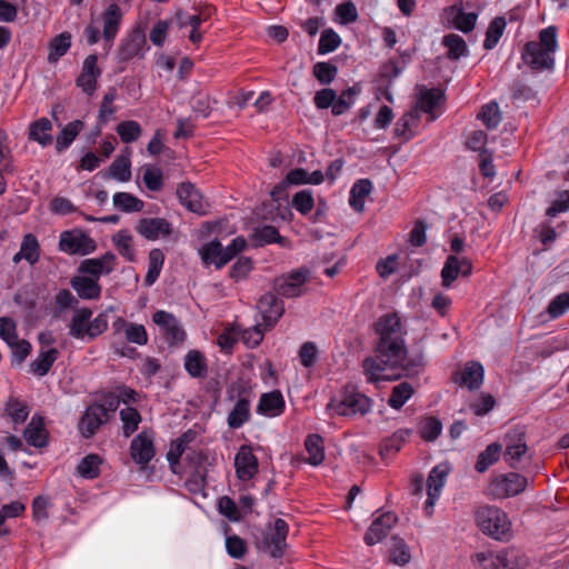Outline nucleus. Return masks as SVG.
I'll return each instance as SVG.
<instances>
[{"label": "nucleus", "mask_w": 569, "mask_h": 569, "mask_svg": "<svg viewBox=\"0 0 569 569\" xmlns=\"http://www.w3.org/2000/svg\"><path fill=\"white\" fill-rule=\"evenodd\" d=\"M377 336L375 352L391 367H403L407 348L405 341V328L397 313H387L378 318L375 323Z\"/></svg>", "instance_id": "nucleus-1"}, {"label": "nucleus", "mask_w": 569, "mask_h": 569, "mask_svg": "<svg viewBox=\"0 0 569 569\" xmlns=\"http://www.w3.org/2000/svg\"><path fill=\"white\" fill-rule=\"evenodd\" d=\"M558 48V30L550 26L540 30L537 41H530L525 46L522 59L533 70H553V54Z\"/></svg>", "instance_id": "nucleus-2"}, {"label": "nucleus", "mask_w": 569, "mask_h": 569, "mask_svg": "<svg viewBox=\"0 0 569 569\" xmlns=\"http://www.w3.org/2000/svg\"><path fill=\"white\" fill-rule=\"evenodd\" d=\"M476 521L479 529L492 539L508 541L512 537L511 521L498 507H480L476 512Z\"/></svg>", "instance_id": "nucleus-3"}, {"label": "nucleus", "mask_w": 569, "mask_h": 569, "mask_svg": "<svg viewBox=\"0 0 569 569\" xmlns=\"http://www.w3.org/2000/svg\"><path fill=\"white\" fill-rule=\"evenodd\" d=\"M327 409L341 417L365 416L372 410V400L355 386L348 385L339 398L330 400Z\"/></svg>", "instance_id": "nucleus-4"}, {"label": "nucleus", "mask_w": 569, "mask_h": 569, "mask_svg": "<svg viewBox=\"0 0 569 569\" xmlns=\"http://www.w3.org/2000/svg\"><path fill=\"white\" fill-rule=\"evenodd\" d=\"M91 317V309H76L69 323V336L81 340H92L102 335L108 328L107 316L99 313L94 319Z\"/></svg>", "instance_id": "nucleus-5"}, {"label": "nucleus", "mask_w": 569, "mask_h": 569, "mask_svg": "<svg viewBox=\"0 0 569 569\" xmlns=\"http://www.w3.org/2000/svg\"><path fill=\"white\" fill-rule=\"evenodd\" d=\"M476 569H522L525 559L515 548H507L497 553L478 552L472 556Z\"/></svg>", "instance_id": "nucleus-6"}, {"label": "nucleus", "mask_w": 569, "mask_h": 569, "mask_svg": "<svg viewBox=\"0 0 569 569\" xmlns=\"http://www.w3.org/2000/svg\"><path fill=\"white\" fill-rule=\"evenodd\" d=\"M527 485V478L517 472L499 475L490 481L488 495L493 499L513 497L525 491Z\"/></svg>", "instance_id": "nucleus-7"}, {"label": "nucleus", "mask_w": 569, "mask_h": 569, "mask_svg": "<svg viewBox=\"0 0 569 569\" xmlns=\"http://www.w3.org/2000/svg\"><path fill=\"white\" fill-rule=\"evenodd\" d=\"M288 530V523L283 519H276L273 526L262 533V540L259 548L269 553L272 558L282 557L287 547L286 540Z\"/></svg>", "instance_id": "nucleus-8"}, {"label": "nucleus", "mask_w": 569, "mask_h": 569, "mask_svg": "<svg viewBox=\"0 0 569 569\" xmlns=\"http://www.w3.org/2000/svg\"><path fill=\"white\" fill-rule=\"evenodd\" d=\"M503 458L511 468H517L528 451L526 429L523 426H516L508 430L503 437Z\"/></svg>", "instance_id": "nucleus-9"}, {"label": "nucleus", "mask_w": 569, "mask_h": 569, "mask_svg": "<svg viewBox=\"0 0 569 569\" xmlns=\"http://www.w3.org/2000/svg\"><path fill=\"white\" fill-rule=\"evenodd\" d=\"M59 248L69 254L86 256L97 248L96 241L80 230L63 231L60 234Z\"/></svg>", "instance_id": "nucleus-10"}, {"label": "nucleus", "mask_w": 569, "mask_h": 569, "mask_svg": "<svg viewBox=\"0 0 569 569\" xmlns=\"http://www.w3.org/2000/svg\"><path fill=\"white\" fill-rule=\"evenodd\" d=\"M152 321L160 328L169 345H180L186 340L187 333L174 315L158 310L152 315Z\"/></svg>", "instance_id": "nucleus-11"}, {"label": "nucleus", "mask_w": 569, "mask_h": 569, "mask_svg": "<svg viewBox=\"0 0 569 569\" xmlns=\"http://www.w3.org/2000/svg\"><path fill=\"white\" fill-rule=\"evenodd\" d=\"M309 277V270L301 268L276 280L274 291L286 298L299 297L303 293V286Z\"/></svg>", "instance_id": "nucleus-12"}, {"label": "nucleus", "mask_w": 569, "mask_h": 569, "mask_svg": "<svg viewBox=\"0 0 569 569\" xmlns=\"http://www.w3.org/2000/svg\"><path fill=\"white\" fill-rule=\"evenodd\" d=\"M180 203L191 212L199 216L206 214L209 203L202 193L190 182L181 183L177 189Z\"/></svg>", "instance_id": "nucleus-13"}, {"label": "nucleus", "mask_w": 569, "mask_h": 569, "mask_svg": "<svg viewBox=\"0 0 569 569\" xmlns=\"http://www.w3.org/2000/svg\"><path fill=\"white\" fill-rule=\"evenodd\" d=\"M472 272V264L467 258H459L455 254L447 257L441 270V284L450 288L459 274L467 277Z\"/></svg>", "instance_id": "nucleus-14"}, {"label": "nucleus", "mask_w": 569, "mask_h": 569, "mask_svg": "<svg viewBox=\"0 0 569 569\" xmlns=\"http://www.w3.org/2000/svg\"><path fill=\"white\" fill-rule=\"evenodd\" d=\"M448 468L446 466H436L429 473L427 480V500L425 502V510L427 515H431L435 503L438 500L440 492L446 483L448 476Z\"/></svg>", "instance_id": "nucleus-15"}, {"label": "nucleus", "mask_w": 569, "mask_h": 569, "mask_svg": "<svg viewBox=\"0 0 569 569\" xmlns=\"http://www.w3.org/2000/svg\"><path fill=\"white\" fill-rule=\"evenodd\" d=\"M107 419V408L104 405L93 403L86 409L84 415L81 417L79 430L83 437L90 438Z\"/></svg>", "instance_id": "nucleus-16"}, {"label": "nucleus", "mask_w": 569, "mask_h": 569, "mask_svg": "<svg viewBox=\"0 0 569 569\" xmlns=\"http://www.w3.org/2000/svg\"><path fill=\"white\" fill-rule=\"evenodd\" d=\"M237 477L241 481L252 479L258 472V459L248 446H241L234 457Z\"/></svg>", "instance_id": "nucleus-17"}, {"label": "nucleus", "mask_w": 569, "mask_h": 569, "mask_svg": "<svg viewBox=\"0 0 569 569\" xmlns=\"http://www.w3.org/2000/svg\"><path fill=\"white\" fill-rule=\"evenodd\" d=\"M398 518L393 512H385L376 518L365 535V542L373 546L388 536Z\"/></svg>", "instance_id": "nucleus-18"}, {"label": "nucleus", "mask_w": 569, "mask_h": 569, "mask_svg": "<svg viewBox=\"0 0 569 569\" xmlns=\"http://www.w3.org/2000/svg\"><path fill=\"white\" fill-rule=\"evenodd\" d=\"M136 231L148 240H157L170 236L172 228L164 218H142L138 221Z\"/></svg>", "instance_id": "nucleus-19"}, {"label": "nucleus", "mask_w": 569, "mask_h": 569, "mask_svg": "<svg viewBox=\"0 0 569 569\" xmlns=\"http://www.w3.org/2000/svg\"><path fill=\"white\" fill-rule=\"evenodd\" d=\"M97 56H88L84 59L81 72L76 80L77 86L88 96H92L94 93L97 89V80L101 74L100 69L97 66Z\"/></svg>", "instance_id": "nucleus-20"}, {"label": "nucleus", "mask_w": 569, "mask_h": 569, "mask_svg": "<svg viewBox=\"0 0 569 569\" xmlns=\"http://www.w3.org/2000/svg\"><path fill=\"white\" fill-rule=\"evenodd\" d=\"M130 455L133 461L139 465H147L152 460L154 457V447L150 432L142 431L132 439Z\"/></svg>", "instance_id": "nucleus-21"}, {"label": "nucleus", "mask_w": 569, "mask_h": 569, "mask_svg": "<svg viewBox=\"0 0 569 569\" xmlns=\"http://www.w3.org/2000/svg\"><path fill=\"white\" fill-rule=\"evenodd\" d=\"M258 309L268 328H271L284 311L283 302L273 293L263 295L258 301Z\"/></svg>", "instance_id": "nucleus-22"}, {"label": "nucleus", "mask_w": 569, "mask_h": 569, "mask_svg": "<svg viewBox=\"0 0 569 569\" xmlns=\"http://www.w3.org/2000/svg\"><path fill=\"white\" fill-rule=\"evenodd\" d=\"M116 256L106 252L99 258L84 259L79 266V272L93 276L98 281L101 274H109L114 269Z\"/></svg>", "instance_id": "nucleus-23"}, {"label": "nucleus", "mask_w": 569, "mask_h": 569, "mask_svg": "<svg viewBox=\"0 0 569 569\" xmlns=\"http://www.w3.org/2000/svg\"><path fill=\"white\" fill-rule=\"evenodd\" d=\"M112 328L116 333L123 332L126 340L130 343H136L138 346H144L148 343V333L143 325L129 322L126 319L118 317L113 323Z\"/></svg>", "instance_id": "nucleus-24"}, {"label": "nucleus", "mask_w": 569, "mask_h": 569, "mask_svg": "<svg viewBox=\"0 0 569 569\" xmlns=\"http://www.w3.org/2000/svg\"><path fill=\"white\" fill-rule=\"evenodd\" d=\"M483 367L476 361H470L456 373L455 381L470 390L478 389L483 381Z\"/></svg>", "instance_id": "nucleus-25"}, {"label": "nucleus", "mask_w": 569, "mask_h": 569, "mask_svg": "<svg viewBox=\"0 0 569 569\" xmlns=\"http://www.w3.org/2000/svg\"><path fill=\"white\" fill-rule=\"evenodd\" d=\"M23 437L28 445L42 448L48 443V432L44 428L43 418L34 415L24 429Z\"/></svg>", "instance_id": "nucleus-26"}, {"label": "nucleus", "mask_w": 569, "mask_h": 569, "mask_svg": "<svg viewBox=\"0 0 569 569\" xmlns=\"http://www.w3.org/2000/svg\"><path fill=\"white\" fill-rule=\"evenodd\" d=\"M284 400L280 391L263 393L257 407V412L266 417H277L283 412Z\"/></svg>", "instance_id": "nucleus-27"}, {"label": "nucleus", "mask_w": 569, "mask_h": 569, "mask_svg": "<svg viewBox=\"0 0 569 569\" xmlns=\"http://www.w3.org/2000/svg\"><path fill=\"white\" fill-rule=\"evenodd\" d=\"M146 44V37L141 30H134L121 43L119 48V58L122 61H128L132 58L139 57L142 53Z\"/></svg>", "instance_id": "nucleus-28"}, {"label": "nucleus", "mask_w": 569, "mask_h": 569, "mask_svg": "<svg viewBox=\"0 0 569 569\" xmlns=\"http://www.w3.org/2000/svg\"><path fill=\"white\" fill-rule=\"evenodd\" d=\"M122 18L121 9L118 4L111 3L107 7L102 14L103 22V38L107 41L114 39L119 31L120 22Z\"/></svg>", "instance_id": "nucleus-29"}, {"label": "nucleus", "mask_w": 569, "mask_h": 569, "mask_svg": "<svg viewBox=\"0 0 569 569\" xmlns=\"http://www.w3.org/2000/svg\"><path fill=\"white\" fill-rule=\"evenodd\" d=\"M70 284L81 299L94 300L101 295V287L92 278L76 276L71 279Z\"/></svg>", "instance_id": "nucleus-30"}, {"label": "nucleus", "mask_w": 569, "mask_h": 569, "mask_svg": "<svg viewBox=\"0 0 569 569\" xmlns=\"http://www.w3.org/2000/svg\"><path fill=\"white\" fill-rule=\"evenodd\" d=\"M363 373L366 379L370 383H377L379 381L388 380L389 377L383 372L387 368H391L387 365L377 353L375 357H368L362 362Z\"/></svg>", "instance_id": "nucleus-31"}, {"label": "nucleus", "mask_w": 569, "mask_h": 569, "mask_svg": "<svg viewBox=\"0 0 569 569\" xmlns=\"http://www.w3.org/2000/svg\"><path fill=\"white\" fill-rule=\"evenodd\" d=\"M305 448L308 457L305 461L313 467L320 466L325 460L323 438L320 435H308L305 440Z\"/></svg>", "instance_id": "nucleus-32"}, {"label": "nucleus", "mask_w": 569, "mask_h": 569, "mask_svg": "<svg viewBox=\"0 0 569 569\" xmlns=\"http://www.w3.org/2000/svg\"><path fill=\"white\" fill-rule=\"evenodd\" d=\"M52 123L48 118H40L30 123L29 127V139L38 142L42 147H47L52 143Z\"/></svg>", "instance_id": "nucleus-33"}, {"label": "nucleus", "mask_w": 569, "mask_h": 569, "mask_svg": "<svg viewBox=\"0 0 569 569\" xmlns=\"http://www.w3.org/2000/svg\"><path fill=\"white\" fill-rule=\"evenodd\" d=\"M372 190V183L369 179H360L353 183L350 190L349 204L357 211L361 212L365 208V200Z\"/></svg>", "instance_id": "nucleus-34"}, {"label": "nucleus", "mask_w": 569, "mask_h": 569, "mask_svg": "<svg viewBox=\"0 0 569 569\" xmlns=\"http://www.w3.org/2000/svg\"><path fill=\"white\" fill-rule=\"evenodd\" d=\"M199 253L204 264H214L217 269H221L227 263L220 261L224 259V251L221 242L217 239L204 243Z\"/></svg>", "instance_id": "nucleus-35"}, {"label": "nucleus", "mask_w": 569, "mask_h": 569, "mask_svg": "<svg viewBox=\"0 0 569 569\" xmlns=\"http://www.w3.org/2000/svg\"><path fill=\"white\" fill-rule=\"evenodd\" d=\"M184 369L192 378H204L208 372L204 356L199 350H189L184 356Z\"/></svg>", "instance_id": "nucleus-36"}, {"label": "nucleus", "mask_w": 569, "mask_h": 569, "mask_svg": "<svg viewBox=\"0 0 569 569\" xmlns=\"http://www.w3.org/2000/svg\"><path fill=\"white\" fill-rule=\"evenodd\" d=\"M71 48V34L68 31H63L60 34L51 39L48 44V62L56 63L64 56Z\"/></svg>", "instance_id": "nucleus-37"}, {"label": "nucleus", "mask_w": 569, "mask_h": 569, "mask_svg": "<svg viewBox=\"0 0 569 569\" xmlns=\"http://www.w3.org/2000/svg\"><path fill=\"white\" fill-rule=\"evenodd\" d=\"M83 127L84 124L81 120H74L64 126L56 139L57 151L62 152L68 149Z\"/></svg>", "instance_id": "nucleus-38"}, {"label": "nucleus", "mask_w": 569, "mask_h": 569, "mask_svg": "<svg viewBox=\"0 0 569 569\" xmlns=\"http://www.w3.org/2000/svg\"><path fill=\"white\" fill-rule=\"evenodd\" d=\"M57 358L58 350L56 348L40 351L38 357L30 363V372L38 377L46 376Z\"/></svg>", "instance_id": "nucleus-39"}, {"label": "nucleus", "mask_w": 569, "mask_h": 569, "mask_svg": "<svg viewBox=\"0 0 569 569\" xmlns=\"http://www.w3.org/2000/svg\"><path fill=\"white\" fill-rule=\"evenodd\" d=\"M250 418V401L246 398H240L234 403L232 410L228 416V426L232 429H239Z\"/></svg>", "instance_id": "nucleus-40"}, {"label": "nucleus", "mask_w": 569, "mask_h": 569, "mask_svg": "<svg viewBox=\"0 0 569 569\" xmlns=\"http://www.w3.org/2000/svg\"><path fill=\"white\" fill-rule=\"evenodd\" d=\"M164 263V254L161 249H152L148 257V271L144 277L146 286H152L160 276Z\"/></svg>", "instance_id": "nucleus-41"}, {"label": "nucleus", "mask_w": 569, "mask_h": 569, "mask_svg": "<svg viewBox=\"0 0 569 569\" xmlns=\"http://www.w3.org/2000/svg\"><path fill=\"white\" fill-rule=\"evenodd\" d=\"M129 153V149H127V154L118 156L111 163L109 169L111 178L120 182H127L131 179V161Z\"/></svg>", "instance_id": "nucleus-42"}, {"label": "nucleus", "mask_w": 569, "mask_h": 569, "mask_svg": "<svg viewBox=\"0 0 569 569\" xmlns=\"http://www.w3.org/2000/svg\"><path fill=\"white\" fill-rule=\"evenodd\" d=\"M113 206L123 212H140L143 201L129 192H116L112 199Z\"/></svg>", "instance_id": "nucleus-43"}, {"label": "nucleus", "mask_w": 569, "mask_h": 569, "mask_svg": "<svg viewBox=\"0 0 569 569\" xmlns=\"http://www.w3.org/2000/svg\"><path fill=\"white\" fill-rule=\"evenodd\" d=\"M502 445L497 442L490 443L483 451L479 453L475 469L480 473L485 472L490 466L499 460Z\"/></svg>", "instance_id": "nucleus-44"}, {"label": "nucleus", "mask_w": 569, "mask_h": 569, "mask_svg": "<svg viewBox=\"0 0 569 569\" xmlns=\"http://www.w3.org/2000/svg\"><path fill=\"white\" fill-rule=\"evenodd\" d=\"M507 22L503 17H496L488 26L483 48L492 50L502 37Z\"/></svg>", "instance_id": "nucleus-45"}, {"label": "nucleus", "mask_w": 569, "mask_h": 569, "mask_svg": "<svg viewBox=\"0 0 569 569\" xmlns=\"http://www.w3.org/2000/svg\"><path fill=\"white\" fill-rule=\"evenodd\" d=\"M112 242L118 249L119 253L128 261H133L136 251L132 247V236L128 230H119L113 237Z\"/></svg>", "instance_id": "nucleus-46"}, {"label": "nucleus", "mask_w": 569, "mask_h": 569, "mask_svg": "<svg viewBox=\"0 0 569 569\" xmlns=\"http://www.w3.org/2000/svg\"><path fill=\"white\" fill-rule=\"evenodd\" d=\"M412 386L409 382H400L392 388L388 405L392 409L399 410L412 397Z\"/></svg>", "instance_id": "nucleus-47"}, {"label": "nucleus", "mask_w": 569, "mask_h": 569, "mask_svg": "<svg viewBox=\"0 0 569 569\" xmlns=\"http://www.w3.org/2000/svg\"><path fill=\"white\" fill-rule=\"evenodd\" d=\"M21 256L24 257L31 266L38 262L40 258V244L32 233L23 236L20 244Z\"/></svg>", "instance_id": "nucleus-48"}, {"label": "nucleus", "mask_w": 569, "mask_h": 569, "mask_svg": "<svg viewBox=\"0 0 569 569\" xmlns=\"http://www.w3.org/2000/svg\"><path fill=\"white\" fill-rule=\"evenodd\" d=\"M360 92V90L356 87H350L347 90L342 91L339 97L336 96L335 104L331 110L333 116H341L346 113L353 104L356 100V96Z\"/></svg>", "instance_id": "nucleus-49"}, {"label": "nucleus", "mask_w": 569, "mask_h": 569, "mask_svg": "<svg viewBox=\"0 0 569 569\" xmlns=\"http://www.w3.org/2000/svg\"><path fill=\"white\" fill-rule=\"evenodd\" d=\"M6 412L14 423H23L29 416L27 403L18 398L10 397L6 402Z\"/></svg>", "instance_id": "nucleus-50"}, {"label": "nucleus", "mask_w": 569, "mask_h": 569, "mask_svg": "<svg viewBox=\"0 0 569 569\" xmlns=\"http://www.w3.org/2000/svg\"><path fill=\"white\" fill-rule=\"evenodd\" d=\"M196 438V432L188 430L183 432L176 441L171 443V447L167 453V458L170 463H176L181 455L184 452L187 446L192 442Z\"/></svg>", "instance_id": "nucleus-51"}, {"label": "nucleus", "mask_w": 569, "mask_h": 569, "mask_svg": "<svg viewBox=\"0 0 569 569\" xmlns=\"http://www.w3.org/2000/svg\"><path fill=\"white\" fill-rule=\"evenodd\" d=\"M116 131L123 143H131L140 138L142 128L134 120H126L117 126Z\"/></svg>", "instance_id": "nucleus-52"}, {"label": "nucleus", "mask_w": 569, "mask_h": 569, "mask_svg": "<svg viewBox=\"0 0 569 569\" xmlns=\"http://www.w3.org/2000/svg\"><path fill=\"white\" fill-rule=\"evenodd\" d=\"M101 462L102 460L98 455H88L78 465V472L86 479H94L100 475Z\"/></svg>", "instance_id": "nucleus-53"}, {"label": "nucleus", "mask_w": 569, "mask_h": 569, "mask_svg": "<svg viewBox=\"0 0 569 569\" xmlns=\"http://www.w3.org/2000/svg\"><path fill=\"white\" fill-rule=\"evenodd\" d=\"M442 43L448 49V58L452 60L466 56L468 51L465 40L456 33L447 34Z\"/></svg>", "instance_id": "nucleus-54"}, {"label": "nucleus", "mask_w": 569, "mask_h": 569, "mask_svg": "<svg viewBox=\"0 0 569 569\" xmlns=\"http://www.w3.org/2000/svg\"><path fill=\"white\" fill-rule=\"evenodd\" d=\"M120 419L122 421V431L124 437H130L141 422V416L137 409L126 407L120 410Z\"/></svg>", "instance_id": "nucleus-55"}, {"label": "nucleus", "mask_w": 569, "mask_h": 569, "mask_svg": "<svg viewBox=\"0 0 569 569\" xmlns=\"http://www.w3.org/2000/svg\"><path fill=\"white\" fill-rule=\"evenodd\" d=\"M389 552L391 561L398 566H405L411 559V555L409 552L407 543L401 538L398 537L392 538Z\"/></svg>", "instance_id": "nucleus-56"}, {"label": "nucleus", "mask_w": 569, "mask_h": 569, "mask_svg": "<svg viewBox=\"0 0 569 569\" xmlns=\"http://www.w3.org/2000/svg\"><path fill=\"white\" fill-rule=\"evenodd\" d=\"M478 119L482 121L487 129H496L501 121L498 103L489 102L482 106L480 112L478 113Z\"/></svg>", "instance_id": "nucleus-57"}, {"label": "nucleus", "mask_w": 569, "mask_h": 569, "mask_svg": "<svg viewBox=\"0 0 569 569\" xmlns=\"http://www.w3.org/2000/svg\"><path fill=\"white\" fill-rule=\"evenodd\" d=\"M341 43L340 36L331 28L325 29L320 36L318 53L327 54L335 51Z\"/></svg>", "instance_id": "nucleus-58"}, {"label": "nucleus", "mask_w": 569, "mask_h": 569, "mask_svg": "<svg viewBox=\"0 0 569 569\" xmlns=\"http://www.w3.org/2000/svg\"><path fill=\"white\" fill-rule=\"evenodd\" d=\"M292 207L302 216H307L315 207V199L312 191L303 189L298 191L291 201Z\"/></svg>", "instance_id": "nucleus-59"}, {"label": "nucleus", "mask_w": 569, "mask_h": 569, "mask_svg": "<svg viewBox=\"0 0 569 569\" xmlns=\"http://www.w3.org/2000/svg\"><path fill=\"white\" fill-rule=\"evenodd\" d=\"M443 94L440 89H429L421 92L419 98V108L426 113H432L435 108L440 103Z\"/></svg>", "instance_id": "nucleus-60"}, {"label": "nucleus", "mask_w": 569, "mask_h": 569, "mask_svg": "<svg viewBox=\"0 0 569 569\" xmlns=\"http://www.w3.org/2000/svg\"><path fill=\"white\" fill-rule=\"evenodd\" d=\"M312 73L321 84H329L335 80L338 69L330 62L321 61L313 64Z\"/></svg>", "instance_id": "nucleus-61"}, {"label": "nucleus", "mask_w": 569, "mask_h": 569, "mask_svg": "<svg viewBox=\"0 0 569 569\" xmlns=\"http://www.w3.org/2000/svg\"><path fill=\"white\" fill-rule=\"evenodd\" d=\"M442 425L435 417L425 418L419 426L420 436L427 441L436 440L441 433Z\"/></svg>", "instance_id": "nucleus-62"}, {"label": "nucleus", "mask_w": 569, "mask_h": 569, "mask_svg": "<svg viewBox=\"0 0 569 569\" xmlns=\"http://www.w3.org/2000/svg\"><path fill=\"white\" fill-rule=\"evenodd\" d=\"M451 11H457L453 23L455 27L465 32L468 33L471 30H473L478 16L473 12H463L461 9H457L456 7L450 8Z\"/></svg>", "instance_id": "nucleus-63"}, {"label": "nucleus", "mask_w": 569, "mask_h": 569, "mask_svg": "<svg viewBox=\"0 0 569 569\" xmlns=\"http://www.w3.org/2000/svg\"><path fill=\"white\" fill-rule=\"evenodd\" d=\"M569 309V293L563 292L556 296L548 306V315L551 319H557L565 315Z\"/></svg>", "instance_id": "nucleus-64"}]
</instances>
